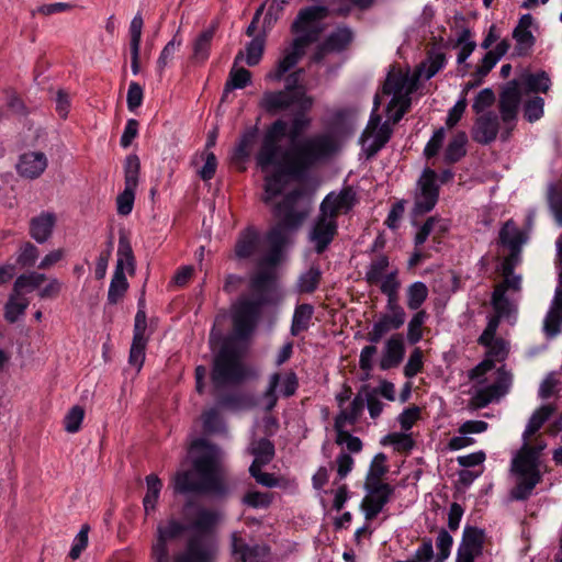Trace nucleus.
<instances>
[{
  "mask_svg": "<svg viewBox=\"0 0 562 562\" xmlns=\"http://www.w3.org/2000/svg\"><path fill=\"white\" fill-rule=\"evenodd\" d=\"M276 281V274L270 270H260L251 277L249 288L256 294L254 299L265 297V305L270 302V293Z\"/></svg>",
  "mask_w": 562,
  "mask_h": 562,
  "instance_id": "bb28decb",
  "label": "nucleus"
},
{
  "mask_svg": "<svg viewBox=\"0 0 562 562\" xmlns=\"http://www.w3.org/2000/svg\"><path fill=\"white\" fill-rule=\"evenodd\" d=\"M301 93H305V91L293 92V86L288 83L284 90L266 91L260 99L259 106L267 113L277 114L293 104L299 105Z\"/></svg>",
  "mask_w": 562,
  "mask_h": 562,
  "instance_id": "4468645a",
  "label": "nucleus"
},
{
  "mask_svg": "<svg viewBox=\"0 0 562 562\" xmlns=\"http://www.w3.org/2000/svg\"><path fill=\"white\" fill-rule=\"evenodd\" d=\"M259 552V546L250 547L243 541L237 532L232 535V553L238 555L241 562H258Z\"/></svg>",
  "mask_w": 562,
  "mask_h": 562,
  "instance_id": "e433bc0d",
  "label": "nucleus"
},
{
  "mask_svg": "<svg viewBox=\"0 0 562 562\" xmlns=\"http://www.w3.org/2000/svg\"><path fill=\"white\" fill-rule=\"evenodd\" d=\"M386 456L382 452L374 456L364 483H383L381 479L387 473L389 468L385 464Z\"/></svg>",
  "mask_w": 562,
  "mask_h": 562,
  "instance_id": "8fccbe9b",
  "label": "nucleus"
},
{
  "mask_svg": "<svg viewBox=\"0 0 562 562\" xmlns=\"http://www.w3.org/2000/svg\"><path fill=\"white\" fill-rule=\"evenodd\" d=\"M57 217L53 212H42L30 221V236L38 244L46 243L53 235Z\"/></svg>",
  "mask_w": 562,
  "mask_h": 562,
  "instance_id": "5701e85b",
  "label": "nucleus"
},
{
  "mask_svg": "<svg viewBox=\"0 0 562 562\" xmlns=\"http://www.w3.org/2000/svg\"><path fill=\"white\" fill-rule=\"evenodd\" d=\"M83 417L85 409L79 405L72 406L64 418L65 430L69 434L79 431Z\"/></svg>",
  "mask_w": 562,
  "mask_h": 562,
  "instance_id": "e2e57ef3",
  "label": "nucleus"
},
{
  "mask_svg": "<svg viewBox=\"0 0 562 562\" xmlns=\"http://www.w3.org/2000/svg\"><path fill=\"white\" fill-rule=\"evenodd\" d=\"M405 356V345L401 334L392 335L384 342L380 369L390 370L400 366Z\"/></svg>",
  "mask_w": 562,
  "mask_h": 562,
  "instance_id": "4be33fe9",
  "label": "nucleus"
},
{
  "mask_svg": "<svg viewBox=\"0 0 562 562\" xmlns=\"http://www.w3.org/2000/svg\"><path fill=\"white\" fill-rule=\"evenodd\" d=\"M499 131V121L496 113L490 111L481 114L473 126L472 138L481 145L494 142Z\"/></svg>",
  "mask_w": 562,
  "mask_h": 562,
  "instance_id": "6ab92c4d",
  "label": "nucleus"
},
{
  "mask_svg": "<svg viewBox=\"0 0 562 562\" xmlns=\"http://www.w3.org/2000/svg\"><path fill=\"white\" fill-rule=\"evenodd\" d=\"M423 367V351L420 348H415L411 352L409 358L404 367V375L408 379H412L422 372Z\"/></svg>",
  "mask_w": 562,
  "mask_h": 562,
  "instance_id": "338daca9",
  "label": "nucleus"
},
{
  "mask_svg": "<svg viewBox=\"0 0 562 562\" xmlns=\"http://www.w3.org/2000/svg\"><path fill=\"white\" fill-rule=\"evenodd\" d=\"M353 40V30L348 25H339L324 41L333 53H342L348 49Z\"/></svg>",
  "mask_w": 562,
  "mask_h": 562,
  "instance_id": "cd10ccee",
  "label": "nucleus"
},
{
  "mask_svg": "<svg viewBox=\"0 0 562 562\" xmlns=\"http://www.w3.org/2000/svg\"><path fill=\"white\" fill-rule=\"evenodd\" d=\"M404 323L405 321L398 317L389 314H381L373 323L371 330L366 336V339L371 344H378L390 331L400 329Z\"/></svg>",
  "mask_w": 562,
  "mask_h": 562,
  "instance_id": "b1692460",
  "label": "nucleus"
},
{
  "mask_svg": "<svg viewBox=\"0 0 562 562\" xmlns=\"http://www.w3.org/2000/svg\"><path fill=\"white\" fill-rule=\"evenodd\" d=\"M428 288L422 281H415L406 290L407 307L412 311H419V307L428 297Z\"/></svg>",
  "mask_w": 562,
  "mask_h": 562,
  "instance_id": "37998d69",
  "label": "nucleus"
},
{
  "mask_svg": "<svg viewBox=\"0 0 562 562\" xmlns=\"http://www.w3.org/2000/svg\"><path fill=\"white\" fill-rule=\"evenodd\" d=\"M357 192L350 186L344 187L338 193H328L321 203V213L335 218L338 214H347L357 204Z\"/></svg>",
  "mask_w": 562,
  "mask_h": 562,
  "instance_id": "ddd939ff",
  "label": "nucleus"
},
{
  "mask_svg": "<svg viewBox=\"0 0 562 562\" xmlns=\"http://www.w3.org/2000/svg\"><path fill=\"white\" fill-rule=\"evenodd\" d=\"M249 452L255 457L250 467H265L269 464L276 454L274 445L267 438H261L251 442Z\"/></svg>",
  "mask_w": 562,
  "mask_h": 562,
  "instance_id": "c85d7f7f",
  "label": "nucleus"
},
{
  "mask_svg": "<svg viewBox=\"0 0 562 562\" xmlns=\"http://www.w3.org/2000/svg\"><path fill=\"white\" fill-rule=\"evenodd\" d=\"M364 130L360 143L368 159L373 158L390 140L393 130L389 122H384L376 131Z\"/></svg>",
  "mask_w": 562,
  "mask_h": 562,
  "instance_id": "412c9836",
  "label": "nucleus"
},
{
  "mask_svg": "<svg viewBox=\"0 0 562 562\" xmlns=\"http://www.w3.org/2000/svg\"><path fill=\"white\" fill-rule=\"evenodd\" d=\"M46 276L35 271L19 276L13 284V292L24 295L37 289L44 281Z\"/></svg>",
  "mask_w": 562,
  "mask_h": 562,
  "instance_id": "ea45409f",
  "label": "nucleus"
},
{
  "mask_svg": "<svg viewBox=\"0 0 562 562\" xmlns=\"http://www.w3.org/2000/svg\"><path fill=\"white\" fill-rule=\"evenodd\" d=\"M265 50V36L257 35L246 45V64L256 66L262 58Z\"/></svg>",
  "mask_w": 562,
  "mask_h": 562,
  "instance_id": "5fc2aeb1",
  "label": "nucleus"
},
{
  "mask_svg": "<svg viewBox=\"0 0 562 562\" xmlns=\"http://www.w3.org/2000/svg\"><path fill=\"white\" fill-rule=\"evenodd\" d=\"M261 247V234L254 226H248L237 236L234 248L235 257L239 260L255 258L260 254Z\"/></svg>",
  "mask_w": 562,
  "mask_h": 562,
  "instance_id": "dca6fc26",
  "label": "nucleus"
},
{
  "mask_svg": "<svg viewBox=\"0 0 562 562\" xmlns=\"http://www.w3.org/2000/svg\"><path fill=\"white\" fill-rule=\"evenodd\" d=\"M542 447H531L525 441L520 451L512 461V471L517 475V483L512 491L516 501H526L533 488L541 482L539 470V453Z\"/></svg>",
  "mask_w": 562,
  "mask_h": 562,
  "instance_id": "39448f33",
  "label": "nucleus"
},
{
  "mask_svg": "<svg viewBox=\"0 0 562 562\" xmlns=\"http://www.w3.org/2000/svg\"><path fill=\"white\" fill-rule=\"evenodd\" d=\"M436 226L439 227L438 233H442L447 229V226L443 225L441 218H439L438 216H430L424 222V224L415 234V248H419L422 245L426 243L428 237L436 231Z\"/></svg>",
  "mask_w": 562,
  "mask_h": 562,
  "instance_id": "49530a36",
  "label": "nucleus"
},
{
  "mask_svg": "<svg viewBox=\"0 0 562 562\" xmlns=\"http://www.w3.org/2000/svg\"><path fill=\"white\" fill-rule=\"evenodd\" d=\"M265 306V297H241L233 306L232 322L234 334L240 339H247L255 331Z\"/></svg>",
  "mask_w": 562,
  "mask_h": 562,
  "instance_id": "423d86ee",
  "label": "nucleus"
},
{
  "mask_svg": "<svg viewBox=\"0 0 562 562\" xmlns=\"http://www.w3.org/2000/svg\"><path fill=\"white\" fill-rule=\"evenodd\" d=\"M445 65L446 54L437 49H431L428 52L426 60L418 66L417 74L424 76L426 80H429L441 70Z\"/></svg>",
  "mask_w": 562,
  "mask_h": 562,
  "instance_id": "473e14b6",
  "label": "nucleus"
},
{
  "mask_svg": "<svg viewBox=\"0 0 562 562\" xmlns=\"http://www.w3.org/2000/svg\"><path fill=\"white\" fill-rule=\"evenodd\" d=\"M191 450H200V453L192 459V470L176 473L175 492L182 495H226L227 486L221 477L222 450L203 438L195 439Z\"/></svg>",
  "mask_w": 562,
  "mask_h": 562,
  "instance_id": "7ed1b4c3",
  "label": "nucleus"
},
{
  "mask_svg": "<svg viewBox=\"0 0 562 562\" xmlns=\"http://www.w3.org/2000/svg\"><path fill=\"white\" fill-rule=\"evenodd\" d=\"M313 43V37L296 36L291 46L285 48L282 57L278 60L274 69L267 74V79L280 81L304 56L305 48Z\"/></svg>",
  "mask_w": 562,
  "mask_h": 562,
  "instance_id": "9b49d317",
  "label": "nucleus"
},
{
  "mask_svg": "<svg viewBox=\"0 0 562 562\" xmlns=\"http://www.w3.org/2000/svg\"><path fill=\"white\" fill-rule=\"evenodd\" d=\"M322 279L319 267L312 266L307 271L303 272L297 280V291L300 293L311 294L315 292Z\"/></svg>",
  "mask_w": 562,
  "mask_h": 562,
  "instance_id": "a18cd8bd",
  "label": "nucleus"
},
{
  "mask_svg": "<svg viewBox=\"0 0 562 562\" xmlns=\"http://www.w3.org/2000/svg\"><path fill=\"white\" fill-rule=\"evenodd\" d=\"M368 390L369 384L361 385L358 393L351 401L349 409H341L336 417L347 422L349 425L356 424L363 413L366 403V392Z\"/></svg>",
  "mask_w": 562,
  "mask_h": 562,
  "instance_id": "c756f323",
  "label": "nucleus"
},
{
  "mask_svg": "<svg viewBox=\"0 0 562 562\" xmlns=\"http://www.w3.org/2000/svg\"><path fill=\"white\" fill-rule=\"evenodd\" d=\"M30 301L19 293L12 291L4 306V318L9 323H15L27 308Z\"/></svg>",
  "mask_w": 562,
  "mask_h": 562,
  "instance_id": "4c0bfd02",
  "label": "nucleus"
},
{
  "mask_svg": "<svg viewBox=\"0 0 562 562\" xmlns=\"http://www.w3.org/2000/svg\"><path fill=\"white\" fill-rule=\"evenodd\" d=\"M437 173L431 169H425L418 180V192L415 195L413 213L424 215L430 212L437 204L439 187L436 183Z\"/></svg>",
  "mask_w": 562,
  "mask_h": 562,
  "instance_id": "1a4fd4ad",
  "label": "nucleus"
},
{
  "mask_svg": "<svg viewBox=\"0 0 562 562\" xmlns=\"http://www.w3.org/2000/svg\"><path fill=\"white\" fill-rule=\"evenodd\" d=\"M555 407L552 404H546L536 409L530 416L528 424L522 434V438L527 441L532 435H535L543 424L551 417L554 413Z\"/></svg>",
  "mask_w": 562,
  "mask_h": 562,
  "instance_id": "72a5a7b5",
  "label": "nucleus"
},
{
  "mask_svg": "<svg viewBox=\"0 0 562 562\" xmlns=\"http://www.w3.org/2000/svg\"><path fill=\"white\" fill-rule=\"evenodd\" d=\"M407 83V77L402 74L389 72L383 85V93L393 94L392 104L397 102V97L403 92Z\"/></svg>",
  "mask_w": 562,
  "mask_h": 562,
  "instance_id": "3c124183",
  "label": "nucleus"
},
{
  "mask_svg": "<svg viewBox=\"0 0 562 562\" xmlns=\"http://www.w3.org/2000/svg\"><path fill=\"white\" fill-rule=\"evenodd\" d=\"M561 312L549 310L543 321V333L547 338L552 339L561 333Z\"/></svg>",
  "mask_w": 562,
  "mask_h": 562,
  "instance_id": "680f3d73",
  "label": "nucleus"
},
{
  "mask_svg": "<svg viewBox=\"0 0 562 562\" xmlns=\"http://www.w3.org/2000/svg\"><path fill=\"white\" fill-rule=\"evenodd\" d=\"M146 485L147 492L143 498V506L145 514L148 515L156 508V504L160 495L162 483L156 474L151 473L146 476Z\"/></svg>",
  "mask_w": 562,
  "mask_h": 562,
  "instance_id": "58836bf2",
  "label": "nucleus"
},
{
  "mask_svg": "<svg viewBox=\"0 0 562 562\" xmlns=\"http://www.w3.org/2000/svg\"><path fill=\"white\" fill-rule=\"evenodd\" d=\"M250 375L244 355L233 338H225L213 356L211 381L216 392L227 386H237Z\"/></svg>",
  "mask_w": 562,
  "mask_h": 562,
  "instance_id": "20e7f679",
  "label": "nucleus"
},
{
  "mask_svg": "<svg viewBox=\"0 0 562 562\" xmlns=\"http://www.w3.org/2000/svg\"><path fill=\"white\" fill-rule=\"evenodd\" d=\"M491 304L497 318L505 317L510 314L512 303L503 289H494L491 297Z\"/></svg>",
  "mask_w": 562,
  "mask_h": 562,
  "instance_id": "13d9d810",
  "label": "nucleus"
},
{
  "mask_svg": "<svg viewBox=\"0 0 562 562\" xmlns=\"http://www.w3.org/2000/svg\"><path fill=\"white\" fill-rule=\"evenodd\" d=\"M259 139V128L258 126L247 127L240 135L234 151H233V160L238 162H245L249 159L250 154L258 143Z\"/></svg>",
  "mask_w": 562,
  "mask_h": 562,
  "instance_id": "393cba45",
  "label": "nucleus"
},
{
  "mask_svg": "<svg viewBox=\"0 0 562 562\" xmlns=\"http://www.w3.org/2000/svg\"><path fill=\"white\" fill-rule=\"evenodd\" d=\"M367 492L361 502V509L367 520L374 519L391 501L394 487L389 483H364Z\"/></svg>",
  "mask_w": 562,
  "mask_h": 562,
  "instance_id": "9d476101",
  "label": "nucleus"
},
{
  "mask_svg": "<svg viewBox=\"0 0 562 562\" xmlns=\"http://www.w3.org/2000/svg\"><path fill=\"white\" fill-rule=\"evenodd\" d=\"M217 24L213 23L209 29L204 30L193 42L192 58L196 61H205L210 56L211 44L216 31Z\"/></svg>",
  "mask_w": 562,
  "mask_h": 562,
  "instance_id": "7c9ffc66",
  "label": "nucleus"
},
{
  "mask_svg": "<svg viewBox=\"0 0 562 562\" xmlns=\"http://www.w3.org/2000/svg\"><path fill=\"white\" fill-rule=\"evenodd\" d=\"M485 532L474 526H465L457 557L475 560L484 549Z\"/></svg>",
  "mask_w": 562,
  "mask_h": 562,
  "instance_id": "aec40b11",
  "label": "nucleus"
},
{
  "mask_svg": "<svg viewBox=\"0 0 562 562\" xmlns=\"http://www.w3.org/2000/svg\"><path fill=\"white\" fill-rule=\"evenodd\" d=\"M338 232L337 220L319 214L308 234V239L317 255L323 254L334 240Z\"/></svg>",
  "mask_w": 562,
  "mask_h": 562,
  "instance_id": "2eb2a0df",
  "label": "nucleus"
},
{
  "mask_svg": "<svg viewBox=\"0 0 562 562\" xmlns=\"http://www.w3.org/2000/svg\"><path fill=\"white\" fill-rule=\"evenodd\" d=\"M48 165L47 157L42 151H27L19 157L15 166L20 177L34 180L40 178Z\"/></svg>",
  "mask_w": 562,
  "mask_h": 562,
  "instance_id": "a211bd4d",
  "label": "nucleus"
},
{
  "mask_svg": "<svg viewBox=\"0 0 562 562\" xmlns=\"http://www.w3.org/2000/svg\"><path fill=\"white\" fill-rule=\"evenodd\" d=\"M544 100L541 97H533L524 104V117L533 123L543 116Z\"/></svg>",
  "mask_w": 562,
  "mask_h": 562,
  "instance_id": "052dcab7",
  "label": "nucleus"
},
{
  "mask_svg": "<svg viewBox=\"0 0 562 562\" xmlns=\"http://www.w3.org/2000/svg\"><path fill=\"white\" fill-rule=\"evenodd\" d=\"M525 81L528 90L531 92L547 93L551 86L550 77L546 71L529 74Z\"/></svg>",
  "mask_w": 562,
  "mask_h": 562,
  "instance_id": "bf43d9fd",
  "label": "nucleus"
},
{
  "mask_svg": "<svg viewBox=\"0 0 562 562\" xmlns=\"http://www.w3.org/2000/svg\"><path fill=\"white\" fill-rule=\"evenodd\" d=\"M389 265V258L385 255H381L376 259L372 260L366 272V281L369 284H376L380 282Z\"/></svg>",
  "mask_w": 562,
  "mask_h": 562,
  "instance_id": "6e6d98bb",
  "label": "nucleus"
},
{
  "mask_svg": "<svg viewBox=\"0 0 562 562\" xmlns=\"http://www.w3.org/2000/svg\"><path fill=\"white\" fill-rule=\"evenodd\" d=\"M453 544V539L451 535L446 530L441 529L438 532V537L436 540V546L438 549V553L436 555V562H443L447 560L451 552V547Z\"/></svg>",
  "mask_w": 562,
  "mask_h": 562,
  "instance_id": "0e129e2a",
  "label": "nucleus"
},
{
  "mask_svg": "<svg viewBox=\"0 0 562 562\" xmlns=\"http://www.w3.org/2000/svg\"><path fill=\"white\" fill-rule=\"evenodd\" d=\"M40 256L38 248L30 243H23L15 254V265L21 268H32L36 263Z\"/></svg>",
  "mask_w": 562,
  "mask_h": 562,
  "instance_id": "c03bdc74",
  "label": "nucleus"
},
{
  "mask_svg": "<svg viewBox=\"0 0 562 562\" xmlns=\"http://www.w3.org/2000/svg\"><path fill=\"white\" fill-rule=\"evenodd\" d=\"M519 83L516 79L510 80L499 94V113L505 124L516 121L520 103Z\"/></svg>",
  "mask_w": 562,
  "mask_h": 562,
  "instance_id": "f3484780",
  "label": "nucleus"
},
{
  "mask_svg": "<svg viewBox=\"0 0 562 562\" xmlns=\"http://www.w3.org/2000/svg\"><path fill=\"white\" fill-rule=\"evenodd\" d=\"M300 198L301 192L299 190H292L273 206V215L289 229H297L306 217L305 212L296 209Z\"/></svg>",
  "mask_w": 562,
  "mask_h": 562,
  "instance_id": "f8f14e48",
  "label": "nucleus"
},
{
  "mask_svg": "<svg viewBox=\"0 0 562 562\" xmlns=\"http://www.w3.org/2000/svg\"><path fill=\"white\" fill-rule=\"evenodd\" d=\"M202 424L205 432H217L222 428V418L216 407H211L202 413Z\"/></svg>",
  "mask_w": 562,
  "mask_h": 562,
  "instance_id": "69168bd1",
  "label": "nucleus"
},
{
  "mask_svg": "<svg viewBox=\"0 0 562 562\" xmlns=\"http://www.w3.org/2000/svg\"><path fill=\"white\" fill-rule=\"evenodd\" d=\"M128 289V282L125 277V273L120 271H114L109 291H108V302L111 305L117 304L123 296L125 295L126 291Z\"/></svg>",
  "mask_w": 562,
  "mask_h": 562,
  "instance_id": "79ce46f5",
  "label": "nucleus"
},
{
  "mask_svg": "<svg viewBox=\"0 0 562 562\" xmlns=\"http://www.w3.org/2000/svg\"><path fill=\"white\" fill-rule=\"evenodd\" d=\"M428 315L426 311H417L407 325V340L409 344L415 345L423 338V325L425 324Z\"/></svg>",
  "mask_w": 562,
  "mask_h": 562,
  "instance_id": "09e8293b",
  "label": "nucleus"
},
{
  "mask_svg": "<svg viewBox=\"0 0 562 562\" xmlns=\"http://www.w3.org/2000/svg\"><path fill=\"white\" fill-rule=\"evenodd\" d=\"M330 11L325 5H311L306 7L297 13L295 20L291 25V32L297 36L313 37V43L318 40L322 29L317 23L326 19Z\"/></svg>",
  "mask_w": 562,
  "mask_h": 562,
  "instance_id": "6e6552de",
  "label": "nucleus"
},
{
  "mask_svg": "<svg viewBox=\"0 0 562 562\" xmlns=\"http://www.w3.org/2000/svg\"><path fill=\"white\" fill-rule=\"evenodd\" d=\"M243 502L252 508H267L271 504L272 498L268 493L250 491L245 494Z\"/></svg>",
  "mask_w": 562,
  "mask_h": 562,
  "instance_id": "774afa93",
  "label": "nucleus"
},
{
  "mask_svg": "<svg viewBox=\"0 0 562 562\" xmlns=\"http://www.w3.org/2000/svg\"><path fill=\"white\" fill-rule=\"evenodd\" d=\"M124 269L133 273L135 269V258L128 237L122 233L119 238L117 260L114 271L121 270L124 272Z\"/></svg>",
  "mask_w": 562,
  "mask_h": 562,
  "instance_id": "2f4dec72",
  "label": "nucleus"
},
{
  "mask_svg": "<svg viewBox=\"0 0 562 562\" xmlns=\"http://www.w3.org/2000/svg\"><path fill=\"white\" fill-rule=\"evenodd\" d=\"M471 31L463 29L457 38V45L461 46L457 56L458 64H463L476 48V43L471 40Z\"/></svg>",
  "mask_w": 562,
  "mask_h": 562,
  "instance_id": "4d7b16f0",
  "label": "nucleus"
},
{
  "mask_svg": "<svg viewBox=\"0 0 562 562\" xmlns=\"http://www.w3.org/2000/svg\"><path fill=\"white\" fill-rule=\"evenodd\" d=\"M220 520L216 510L198 507L195 518L186 525L170 518L166 525H158L156 540L151 546L153 562H170L168 541L179 538L186 531H195L187 540L186 550L175 555L172 562H213L217 554V546L205 537Z\"/></svg>",
  "mask_w": 562,
  "mask_h": 562,
  "instance_id": "f03ea898",
  "label": "nucleus"
},
{
  "mask_svg": "<svg viewBox=\"0 0 562 562\" xmlns=\"http://www.w3.org/2000/svg\"><path fill=\"white\" fill-rule=\"evenodd\" d=\"M181 45L182 38L179 36V32H177V34L165 45L157 59V70L160 76L169 61L173 58L176 50L179 49Z\"/></svg>",
  "mask_w": 562,
  "mask_h": 562,
  "instance_id": "864d4df0",
  "label": "nucleus"
},
{
  "mask_svg": "<svg viewBox=\"0 0 562 562\" xmlns=\"http://www.w3.org/2000/svg\"><path fill=\"white\" fill-rule=\"evenodd\" d=\"M468 143V136L464 132H458L452 139L449 142L443 160L446 164H456L461 160L465 154L467 148L465 145Z\"/></svg>",
  "mask_w": 562,
  "mask_h": 562,
  "instance_id": "f704fd0d",
  "label": "nucleus"
},
{
  "mask_svg": "<svg viewBox=\"0 0 562 562\" xmlns=\"http://www.w3.org/2000/svg\"><path fill=\"white\" fill-rule=\"evenodd\" d=\"M147 339L146 337H134L132 340L128 363L136 368L137 371H140L144 361H145V350H146Z\"/></svg>",
  "mask_w": 562,
  "mask_h": 562,
  "instance_id": "603ef678",
  "label": "nucleus"
},
{
  "mask_svg": "<svg viewBox=\"0 0 562 562\" xmlns=\"http://www.w3.org/2000/svg\"><path fill=\"white\" fill-rule=\"evenodd\" d=\"M498 238L502 246L508 248L509 250H514L515 252H520L521 246L527 240L525 234L519 229L513 220L505 222L499 231Z\"/></svg>",
  "mask_w": 562,
  "mask_h": 562,
  "instance_id": "a878e982",
  "label": "nucleus"
},
{
  "mask_svg": "<svg viewBox=\"0 0 562 562\" xmlns=\"http://www.w3.org/2000/svg\"><path fill=\"white\" fill-rule=\"evenodd\" d=\"M314 308L311 304H301L296 306L291 324V335L297 336L308 328Z\"/></svg>",
  "mask_w": 562,
  "mask_h": 562,
  "instance_id": "a19ab883",
  "label": "nucleus"
},
{
  "mask_svg": "<svg viewBox=\"0 0 562 562\" xmlns=\"http://www.w3.org/2000/svg\"><path fill=\"white\" fill-rule=\"evenodd\" d=\"M513 37L516 41L515 52L518 56H526L536 43V37L530 30L514 29Z\"/></svg>",
  "mask_w": 562,
  "mask_h": 562,
  "instance_id": "de8ad7c7",
  "label": "nucleus"
},
{
  "mask_svg": "<svg viewBox=\"0 0 562 562\" xmlns=\"http://www.w3.org/2000/svg\"><path fill=\"white\" fill-rule=\"evenodd\" d=\"M140 161L137 155H128L124 161V190L116 198L120 215H128L134 206L135 192L138 187Z\"/></svg>",
  "mask_w": 562,
  "mask_h": 562,
  "instance_id": "0eeeda50",
  "label": "nucleus"
},
{
  "mask_svg": "<svg viewBox=\"0 0 562 562\" xmlns=\"http://www.w3.org/2000/svg\"><path fill=\"white\" fill-rule=\"evenodd\" d=\"M314 99L301 93L297 111L289 124L281 119L266 130L260 147L255 156L257 167L267 175L263 178L265 204H270L279 196L291 180H300L317 162L330 157L336 144L328 134H316L296 142L310 128L312 117L307 112Z\"/></svg>",
  "mask_w": 562,
  "mask_h": 562,
  "instance_id": "f257e3e1",
  "label": "nucleus"
},
{
  "mask_svg": "<svg viewBox=\"0 0 562 562\" xmlns=\"http://www.w3.org/2000/svg\"><path fill=\"white\" fill-rule=\"evenodd\" d=\"M251 82V72L246 68L233 67L229 71L228 78L224 86L222 100L226 99L227 94L235 89H244Z\"/></svg>",
  "mask_w": 562,
  "mask_h": 562,
  "instance_id": "c9c22d12",
  "label": "nucleus"
}]
</instances>
